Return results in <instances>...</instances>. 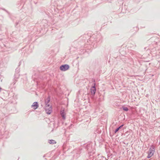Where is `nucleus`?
<instances>
[{"label":"nucleus","instance_id":"9d476101","mask_svg":"<svg viewBox=\"0 0 160 160\" xmlns=\"http://www.w3.org/2000/svg\"><path fill=\"white\" fill-rule=\"evenodd\" d=\"M123 110L125 111H128V109L127 107L124 106L122 107Z\"/></svg>","mask_w":160,"mask_h":160},{"label":"nucleus","instance_id":"ddd939ff","mask_svg":"<svg viewBox=\"0 0 160 160\" xmlns=\"http://www.w3.org/2000/svg\"><path fill=\"white\" fill-rule=\"evenodd\" d=\"M2 9L3 10L7 12V11L5 9H4V8Z\"/></svg>","mask_w":160,"mask_h":160},{"label":"nucleus","instance_id":"f8f14e48","mask_svg":"<svg viewBox=\"0 0 160 160\" xmlns=\"http://www.w3.org/2000/svg\"><path fill=\"white\" fill-rule=\"evenodd\" d=\"M17 79H15L14 80V81L13 82V85H14L15 83H16V82H17Z\"/></svg>","mask_w":160,"mask_h":160},{"label":"nucleus","instance_id":"f257e3e1","mask_svg":"<svg viewBox=\"0 0 160 160\" xmlns=\"http://www.w3.org/2000/svg\"><path fill=\"white\" fill-rule=\"evenodd\" d=\"M154 150V146L153 145H152L149 149L148 155L147 157L148 158H151L153 155Z\"/></svg>","mask_w":160,"mask_h":160},{"label":"nucleus","instance_id":"4468645a","mask_svg":"<svg viewBox=\"0 0 160 160\" xmlns=\"http://www.w3.org/2000/svg\"><path fill=\"white\" fill-rule=\"evenodd\" d=\"M18 24V22H16V25H17Z\"/></svg>","mask_w":160,"mask_h":160},{"label":"nucleus","instance_id":"dca6fc26","mask_svg":"<svg viewBox=\"0 0 160 160\" xmlns=\"http://www.w3.org/2000/svg\"><path fill=\"white\" fill-rule=\"evenodd\" d=\"M2 89V88H0V91Z\"/></svg>","mask_w":160,"mask_h":160},{"label":"nucleus","instance_id":"1a4fd4ad","mask_svg":"<svg viewBox=\"0 0 160 160\" xmlns=\"http://www.w3.org/2000/svg\"><path fill=\"white\" fill-rule=\"evenodd\" d=\"M48 142L50 144H55L56 143V141L53 140H50Z\"/></svg>","mask_w":160,"mask_h":160},{"label":"nucleus","instance_id":"20e7f679","mask_svg":"<svg viewBox=\"0 0 160 160\" xmlns=\"http://www.w3.org/2000/svg\"><path fill=\"white\" fill-rule=\"evenodd\" d=\"M51 97L50 95H49L47 98H45L44 101L45 103L46 108L50 107V104L49 103L50 102Z\"/></svg>","mask_w":160,"mask_h":160},{"label":"nucleus","instance_id":"f03ea898","mask_svg":"<svg viewBox=\"0 0 160 160\" xmlns=\"http://www.w3.org/2000/svg\"><path fill=\"white\" fill-rule=\"evenodd\" d=\"M69 66L68 64H64L61 65L60 69L62 71H66L69 68Z\"/></svg>","mask_w":160,"mask_h":160},{"label":"nucleus","instance_id":"f3484780","mask_svg":"<svg viewBox=\"0 0 160 160\" xmlns=\"http://www.w3.org/2000/svg\"><path fill=\"white\" fill-rule=\"evenodd\" d=\"M123 143H124V144H125V143L124 142H123Z\"/></svg>","mask_w":160,"mask_h":160},{"label":"nucleus","instance_id":"7ed1b4c3","mask_svg":"<svg viewBox=\"0 0 160 160\" xmlns=\"http://www.w3.org/2000/svg\"><path fill=\"white\" fill-rule=\"evenodd\" d=\"M93 82H94V83L93 84V86L91 88L90 91L91 94L94 95L96 92V83L95 80H93Z\"/></svg>","mask_w":160,"mask_h":160},{"label":"nucleus","instance_id":"9b49d317","mask_svg":"<svg viewBox=\"0 0 160 160\" xmlns=\"http://www.w3.org/2000/svg\"><path fill=\"white\" fill-rule=\"evenodd\" d=\"M149 50L151 52H152L154 50H155V49L154 48H152L151 49H150Z\"/></svg>","mask_w":160,"mask_h":160},{"label":"nucleus","instance_id":"2eb2a0df","mask_svg":"<svg viewBox=\"0 0 160 160\" xmlns=\"http://www.w3.org/2000/svg\"><path fill=\"white\" fill-rule=\"evenodd\" d=\"M147 47H146V48H144V49H147Z\"/></svg>","mask_w":160,"mask_h":160},{"label":"nucleus","instance_id":"6e6552de","mask_svg":"<svg viewBox=\"0 0 160 160\" xmlns=\"http://www.w3.org/2000/svg\"><path fill=\"white\" fill-rule=\"evenodd\" d=\"M124 125L122 124L118 128H117L114 131V133H116L117 132H118L120 129H121L123 126Z\"/></svg>","mask_w":160,"mask_h":160},{"label":"nucleus","instance_id":"423d86ee","mask_svg":"<svg viewBox=\"0 0 160 160\" xmlns=\"http://www.w3.org/2000/svg\"><path fill=\"white\" fill-rule=\"evenodd\" d=\"M48 108H46L45 110L46 113L48 114H50L52 111V107L51 106L50 107H48Z\"/></svg>","mask_w":160,"mask_h":160},{"label":"nucleus","instance_id":"0eeeda50","mask_svg":"<svg viewBox=\"0 0 160 160\" xmlns=\"http://www.w3.org/2000/svg\"><path fill=\"white\" fill-rule=\"evenodd\" d=\"M60 114L61 116L62 117V118L63 119H65L66 118L65 117V114L64 112V110H63L62 111H61L60 112Z\"/></svg>","mask_w":160,"mask_h":160},{"label":"nucleus","instance_id":"39448f33","mask_svg":"<svg viewBox=\"0 0 160 160\" xmlns=\"http://www.w3.org/2000/svg\"><path fill=\"white\" fill-rule=\"evenodd\" d=\"M38 104L37 102H34L31 106L32 108H33L34 110L37 109L38 107Z\"/></svg>","mask_w":160,"mask_h":160}]
</instances>
